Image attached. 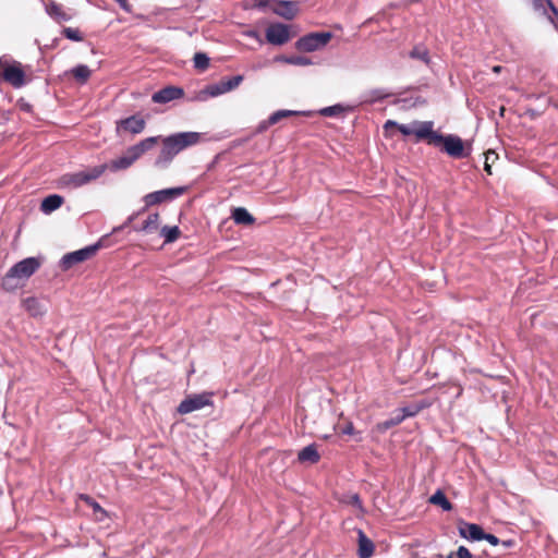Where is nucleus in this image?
Returning a JSON list of instances; mask_svg holds the SVG:
<instances>
[{
  "instance_id": "40",
  "label": "nucleus",
  "mask_w": 558,
  "mask_h": 558,
  "mask_svg": "<svg viewBox=\"0 0 558 558\" xmlns=\"http://www.w3.org/2000/svg\"><path fill=\"white\" fill-rule=\"evenodd\" d=\"M483 539L487 541L493 546H496L500 543L496 535L489 533H485V537H483Z\"/></svg>"
},
{
  "instance_id": "8",
  "label": "nucleus",
  "mask_w": 558,
  "mask_h": 558,
  "mask_svg": "<svg viewBox=\"0 0 558 558\" xmlns=\"http://www.w3.org/2000/svg\"><path fill=\"white\" fill-rule=\"evenodd\" d=\"M211 397L213 393L210 392H203L187 397L179 404L178 412L180 414H187L203 409L204 407L211 404Z\"/></svg>"
},
{
  "instance_id": "16",
  "label": "nucleus",
  "mask_w": 558,
  "mask_h": 558,
  "mask_svg": "<svg viewBox=\"0 0 558 558\" xmlns=\"http://www.w3.org/2000/svg\"><path fill=\"white\" fill-rule=\"evenodd\" d=\"M136 160L137 158H135V155L131 153L129 147L122 156L111 160L110 163L107 165V169L109 168L114 172L125 170L130 168Z\"/></svg>"
},
{
  "instance_id": "21",
  "label": "nucleus",
  "mask_w": 558,
  "mask_h": 558,
  "mask_svg": "<svg viewBox=\"0 0 558 558\" xmlns=\"http://www.w3.org/2000/svg\"><path fill=\"white\" fill-rule=\"evenodd\" d=\"M63 201V197L58 194L48 195L43 199L40 209L45 214H50L61 207Z\"/></svg>"
},
{
  "instance_id": "42",
  "label": "nucleus",
  "mask_w": 558,
  "mask_h": 558,
  "mask_svg": "<svg viewBox=\"0 0 558 558\" xmlns=\"http://www.w3.org/2000/svg\"><path fill=\"white\" fill-rule=\"evenodd\" d=\"M119 5L120 8L125 11V12H131V4L129 3L128 0H114Z\"/></svg>"
},
{
  "instance_id": "34",
  "label": "nucleus",
  "mask_w": 558,
  "mask_h": 558,
  "mask_svg": "<svg viewBox=\"0 0 558 558\" xmlns=\"http://www.w3.org/2000/svg\"><path fill=\"white\" fill-rule=\"evenodd\" d=\"M62 35L72 41H82L83 36L77 28L65 27L62 31Z\"/></svg>"
},
{
  "instance_id": "3",
  "label": "nucleus",
  "mask_w": 558,
  "mask_h": 558,
  "mask_svg": "<svg viewBox=\"0 0 558 558\" xmlns=\"http://www.w3.org/2000/svg\"><path fill=\"white\" fill-rule=\"evenodd\" d=\"M107 170V165H99L73 173H65L59 179L62 189H78L100 178Z\"/></svg>"
},
{
  "instance_id": "53",
  "label": "nucleus",
  "mask_w": 558,
  "mask_h": 558,
  "mask_svg": "<svg viewBox=\"0 0 558 558\" xmlns=\"http://www.w3.org/2000/svg\"><path fill=\"white\" fill-rule=\"evenodd\" d=\"M500 69H501V66L496 65V66H494V69H493V70H494V72H500Z\"/></svg>"
},
{
  "instance_id": "23",
  "label": "nucleus",
  "mask_w": 558,
  "mask_h": 558,
  "mask_svg": "<svg viewBox=\"0 0 558 558\" xmlns=\"http://www.w3.org/2000/svg\"><path fill=\"white\" fill-rule=\"evenodd\" d=\"M23 306L33 317L41 316L45 313L40 302L34 296L24 299Z\"/></svg>"
},
{
  "instance_id": "7",
  "label": "nucleus",
  "mask_w": 558,
  "mask_h": 558,
  "mask_svg": "<svg viewBox=\"0 0 558 558\" xmlns=\"http://www.w3.org/2000/svg\"><path fill=\"white\" fill-rule=\"evenodd\" d=\"M433 128V121H413L410 124L399 123L397 129L404 136L415 135L416 142L422 140H426L428 142Z\"/></svg>"
},
{
  "instance_id": "33",
  "label": "nucleus",
  "mask_w": 558,
  "mask_h": 558,
  "mask_svg": "<svg viewBox=\"0 0 558 558\" xmlns=\"http://www.w3.org/2000/svg\"><path fill=\"white\" fill-rule=\"evenodd\" d=\"M318 112L320 116H324V117H336V116H339L342 112H344V107L341 105H333V106L325 107V108L320 109Z\"/></svg>"
},
{
  "instance_id": "27",
  "label": "nucleus",
  "mask_w": 558,
  "mask_h": 558,
  "mask_svg": "<svg viewBox=\"0 0 558 558\" xmlns=\"http://www.w3.org/2000/svg\"><path fill=\"white\" fill-rule=\"evenodd\" d=\"M409 57L411 59L420 60L426 65L430 63L429 51L424 45L414 46L413 49L409 52Z\"/></svg>"
},
{
  "instance_id": "15",
  "label": "nucleus",
  "mask_w": 558,
  "mask_h": 558,
  "mask_svg": "<svg viewBox=\"0 0 558 558\" xmlns=\"http://www.w3.org/2000/svg\"><path fill=\"white\" fill-rule=\"evenodd\" d=\"M145 120L138 116H131L118 122V129H123L132 134H140L145 129Z\"/></svg>"
},
{
  "instance_id": "12",
  "label": "nucleus",
  "mask_w": 558,
  "mask_h": 558,
  "mask_svg": "<svg viewBox=\"0 0 558 558\" xmlns=\"http://www.w3.org/2000/svg\"><path fill=\"white\" fill-rule=\"evenodd\" d=\"M535 11L546 15L549 22L558 29V9L551 0H531Z\"/></svg>"
},
{
  "instance_id": "24",
  "label": "nucleus",
  "mask_w": 558,
  "mask_h": 558,
  "mask_svg": "<svg viewBox=\"0 0 558 558\" xmlns=\"http://www.w3.org/2000/svg\"><path fill=\"white\" fill-rule=\"evenodd\" d=\"M232 219L238 225H252L255 221V218L244 207L234 208Z\"/></svg>"
},
{
  "instance_id": "18",
  "label": "nucleus",
  "mask_w": 558,
  "mask_h": 558,
  "mask_svg": "<svg viewBox=\"0 0 558 558\" xmlns=\"http://www.w3.org/2000/svg\"><path fill=\"white\" fill-rule=\"evenodd\" d=\"M459 534L463 538L473 542L483 541V537H485L484 530L475 523H463V526L459 527Z\"/></svg>"
},
{
  "instance_id": "1",
  "label": "nucleus",
  "mask_w": 558,
  "mask_h": 558,
  "mask_svg": "<svg viewBox=\"0 0 558 558\" xmlns=\"http://www.w3.org/2000/svg\"><path fill=\"white\" fill-rule=\"evenodd\" d=\"M201 137L198 132H179L165 137L160 136L161 149L155 160V166L168 167L179 153L198 144Z\"/></svg>"
},
{
  "instance_id": "51",
  "label": "nucleus",
  "mask_w": 558,
  "mask_h": 558,
  "mask_svg": "<svg viewBox=\"0 0 558 558\" xmlns=\"http://www.w3.org/2000/svg\"><path fill=\"white\" fill-rule=\"evenodd\" d=\"M501 544L505 546V547H512L514 542L512 539H507V541H502Z\"/></svg>"
},
{
  "instance_id": "10",
  "label": "nucleus",
  "mask_w": 558,
  "mask_h": 558,
  "mask_svg": "<svg viewBox=\"0 0 558 558\" xmlns=\"http://www.w3.org/2000/svg\"><path fill=\"white\" fill-rule=\"evenodd\" d=\"M185 191V186L163 189L145 195L144 201L146 203V206H153L166 201L174 199L184 194Z\"/></svg>"
},
{
  "instance_id": "19",
  "label": "nucleus",
  "mask_w": 558,
  "mask_h": 558,
  "mask_svg": "<svg viewBox=\"0 0 558 558\" xmlns=\"http://www.w3.org/2000/svg\"><path fill=\"white\" fill-rule=\"evenodd\" d=\"M298 460L301 463H317L320 460V454L316 448V445L311 444L300 450L298 453Z\"/></svg>"
},
{
  "instance_id": "5",
  "label": "nucleus",
  "mask_w": 558,
  "mask_h": 558,
  "mask_svg": "<svg viewBox=\"0 0 558 558\" xmlns=\"http://www.w3.org/2000/svg\"><path fill=\"white\" fill-rule=\"evenodd\" d=\"M332 34L330 32L310 33L295 41V48L303 52H313L327 46Z\"/></svg>"
},
{
  "instance_id": "50",
  "label": "nucleus",
  "mask_w": 558,
  "mask_h": 558,
  "mask_svg": "<svg viewBox=\"0 0 558 558\" xmlns=\"http://www.w3.org/2000/svg\"><path fill=\"white\" fill-rule=\"evenodd\" d=\"M484 170H485L488 174H492V167H490V163L488 162V155H486V160H485V165H484Z\"/></svg>"
},
{
  "instance_id": "48",
  "label": "nucleus",
  "mask_w": 558,
  "mask_h": 558,
  "mask_svg": "<svg viewBox=\"0 0 558 558\" xmlns=\"http://www.w3.org/2000/svg\"><path fill=\"white\" fill-rule=\"evenodd\" d=\"M398 125H399V123H398V122L392 121V120H388V121L385 123L384 128H385L386 130H388L389 128H398Z\"/></svg>"
},
{
  "instance_id": "56",
  "label": "nucleus",
  "mask_w": 558,
  "mask_h": 558,
  "mask_svg": "<svg viewBox=\"0 0 558 558\" xmlns=\"http://www.w3.org/2000/svg\"><path fill=\"white\" fill-rule=\"evenodd\" d=\"M488 162L492 161L490 155L495 156V153H488Z\"/></svg>"
},
{
  "instance_id": "55",
  "label": "nucleus",
  "mask_w": 558,
  "mask_h": 558,
  "mask_svg": "<svg viewBox=\"0 0 558 558\" xmlns=\"http://www.w3.org/2000/svg\"><path fill=\"white\" fill-rule=\"evenodd\" d=\"M250 36H252V37H257V33H256V32H251V33H250Z\"/></svg>"
},
{
  "instance_id": "32",
  "label": "nucleus",
  "mask_w": 558,
  "mask_h": 558,
  "mask_svg": "<svg viewBox=\"0 0 558 558\" xmlns=\"http://www.w3.org/2000/svg\"><path fill=\"white\" fill-rule=\"evenodd\" d=\"M243 75H235L231 76L227 80H222L221 84L223 85V88L226 93L236 88L242 82H243Z\"/></svg>"
},
{
  "instance_id": "41",
  "label": "nucleus",
  "mask_w": 558,
  "mask_h": 558,
  "mask_svg": "<svg viewBox=\"0 0 558 558\" xmlns=\"http://www.w3.org/2000/svg\"><path fill=\"white\" fill-rule=\"evenodd\" d=\"M282 119V117L280 116V112L279 111H275L274 113H271L268 118V124H276L278 123L280 120Z\"/></svg>"
},
{
  "instance_id": "22",
  "label": "nucleus",
  "mask_w": 558,
  "mask_h": 558,
  "mask_svg": "<svg viewBox=\"0 0 558 558\" xmlns=\"http://www.w3.org/2000/svg\"><path fill=\"white\" fill-rule=\"evenodd\" d=\"M159 227V215L157 213L149 214L147 219L141 227H135L136 232L153 233Z\"/></svg>"
},
{
  "instance_id": "6",
  "label": "nucleus",
  "mask_w": 558,
  "mask_h": 558,
  "mask_svg": "<svg viewBox=\"0 0 558 558\" xmlns=\"http://www.w3.org/2000/svg\"><path fill=\"white\" fill-rule=\"evenodd\" d=\"M100 246V243H96L65 254L60 260L61 268L63 270H68L74 265L92 258L97 253Z\"/></svg>"
},
{
  "instance_id": "39",
  "label": "nucleus",
  "mask_w": 558,
  "mask_h": 558,
  "mask_svg": "<svg viewBox=\"0 0 558 558\" xmlns=\"http://www.w3.org/2000/svg\"><path fill=\"white\" fill-rule=\"evenodd\" d=\"M280 112V116L283 118H288V117H292V116H310L312 112L311 111H294V110H286V109H282V110H278Z\"/></svg>"
},
{
  "instance_id": "38",
  "label": "nucleus",
  "mask_w": 558,
  "mask_h": 558,
  "mask_svg": "<svg viewBox=\"0 0 558 558\" xmlns=\"http://www.w3.org/2000/svg\"><path fill=\"white\" fill-rule=\"evenodd\" d=\"M456 555H457V558H473L471 551L464 546H460L458 548ZM447 558H454L453 554H450Z\"/></svg>"
},
{
  "instance_id": "30",
  "label": "nucleus",
  "mask_w": 558,
  "mask_h": 558,
  "mask_svg": "<svg viewBox=\"0 0 558 558\" xmlns=\"http://www.w3.org/2000/svg\"><path fill=\"white\" fill-rule=\"evenodd\" d=\"M181 234V231L178 226L168 227L165 226L160 230V236L163 238L165 243L174 242Z\"/></svg>"
},
{
  "instance_id": "35",
  "label": "nucleus",
  "mask_w": 558,
  "mask_h": 558,
  "mask_svg": "<svg viewBox=\"0 0 558 558\" xmlns=\"http://www.w3.org/2000/svg\"><path fill=\"white\" fill-rule=\"evenodd\" d=\"M391 94L388 93L386 89L377 88L369 92V99L368 101L374 102L378 100H383L385 98L390 97Z\"/></svg>"
},
{
  "instance_id": "49",
  "label": "nucleus",
  "mask_w": 558,
  "mask_h": 558,
  "mask_svg": "<svg viewBox=\"0 0 558 558\" xmlns=\"http://www.w3.org/2000/svg\"><path fill=\"white\" fill-rule=\"evenodd\" d=\"M453 386L457 388V393L454 395V399H458L462 395L463 388L461 387L460 384H457V383H454Z\"/></svg>"
},
{
  "instance_id": "37",
  "label": "nucleus",
  "mask_w": 558,
  "mask_h": 558,
  "mask_svg": "<svg viewBox=\"0 0 558 558\" xmlns=\"http://www.w3.org/2000/svg\"><path fill=\"white\" fill-rule=\"evenodd\" d=\"M81 499L84 500L87 505H89L95 512H97V511L104 512V509L101 508V506L96 500H94L90 496L81 495Z\"/></svg>"
},
{
  "instance_id": "28",
  "label": "nucleus",
  "mask_w": 558,
  "mask_h": 558,
  "mask_svg": "<svg viewBox=\"0 0 558 558\" xmlns=\"http://www.w3.org/2000/svg\"><path fill=\"white\" fill-rule=\"evenodd\" d=\"M47 12L50 16L54 17L57 21L66 22L71 19L69 14H66L62 7L56 2H50L47 7Z\"/></svg>"
},
{
  "instance_id": "2",
  "label": "nucleus",
  "mask_w": 558,
  "mask_h": 558,
  "mask_svg": "<svg viewBox=\"0 0 558 558\" xmlns=\"http://www.w3.org/2000/svg\"><path fill=\"white\" fill-rule=\"evenodd\" d=\"M41 266L39 257H27L14 264L2 278V288L5 291H14L33 276Z\"/></svg>"
},
{
  "instance_id": "13",
  "label": "nucleus",
  "mask_w": 558,
  "mask_h": 558,
  "mask_svg": "<svg viewBox=\"0 0 558 558\" xmlns=\"http://www.w3.org/2000/svg\"><path fill=\"white\" fill-rule=\"evenodd\" d=\"M184 90L177 86H167L156 92L151 96V100L156 104H167L183 97Z\"/></svg>"
},
{
  "instance_id": "43",
  "label": "nucleus",
  "mask_w": 558,
  "mask_h": 558,
  "mask_svg": "<svg viewBox=\"0 0 558 558\" xmlns=\"http://www.w3.org/2000/svg\"><path fill=\"white\" fill-rule=\"evenodd\" d=\"M351 504L357 507L359 509L362 508V500L357 494L351 496Z\"/></svg>"
},
{
  "instance_id": "17",
  "label": "nucleus",
  "mask_w": 558,
  "mask_h": 558,
  "mask_svg": "<svg viewBox=\"0 0 558 558\" xmlns=\"http://www.w3.org/2000/svg\"><path fill=\"white\" fill-rule=\"evenodd\" d=\"M357 556L359 558H371L375 550L373 541L362 530H357Z\"/></svg>"
},
{
  "instance_id": "29",
  "label": "nucleus",
  "mask_w": 558,
  "mask_h": 558,
  "mask_svg": "<svg viewBox=\"0 0 558 558\" xmlns=\"http://www.w3.org/2000/svg\"><path fill=\"white\" fill-rule=\"evenodd\" d=\"M72 74L77 82L85 84L92 75L90 69L85 64H78L72 69Z\"/></svg>"
},
{
  "instance_id": "26",
  "label": "nucleus",
  "mask_w": 558,
  "mask_h": 558,
  "mask_svg": "<svg viewBox=\"0 0 558 558\" xmlns=\"http://www.w3.org/2000/svg\"><path fill=\"white\" fill-rule=\"evenodd\" d=\"M429 502L439 506L444 511L452 510V504L446 497L442 490H436L429 498Z\"/></svg>"
},
{
  "instance_id": "36",
  "label": "nucleus",
  "mask_w": 558,
  "mask_h": 558,
  "mask_svg": "<svg viewBox=\"0 0 558 558\" xmlns=\"http://www.w3.org/2000/svg\"><path fill=\"white\" fill-rule=\"evenodd\" d=\"M206 92L211 97H216V96H219V95L226 93V90L223 88V85L221 84V81L219 83H217V84L208 86L206 88Z\"/></svg>"
},
{
  "instance_id": "47",
  "label": "nucleus",
  "mask_w": 558,
  "mask_h": 558,
  "mask_svg": "<svg viewBox=\"0 0 558 558\" xmlns=\"http://www.w3.org/2000/svg\"><path fill=\"white\" fill-rule=\"evenodd\" d=\"M402 420H403V417H397L396 420L387 421V422H385V427H390V426L397 425V424L401 423Z\"/></svg>"
},
{
  "instance_id": "45",
  "label": "nucleus",
  "mask_w": 558,
  "mask_h": 558,
  "mask_svg": "<svg viewBox=\"0 0 558 558\" xmlns=\"http://www.w3.org/2000/svg\"><path fill=\"white\" fill-rule=\"evenodd\" d=\"M355 432L354 426L352 423H349L345 425V427L342 429V434L344 435H353Z\"/></svg>"
},
{
  "instance_id": "4",
  "label": "nucleus",
  "mask_w": 558,
  "mask_h": 558,
  "mask_svg": "<svg viewBox=\"0 0 558 558\" xmlns=\"http://www.w3.org/2000/svg\"><path fill=\"white\" fill-rule=\"evenodd\" d=\"M429 145L444 146V150L452 158L461 159L469 156L464 148L463 141L457 135H442L432 129L428 142Z\"/></svg>"
},
{
  "instance_id": "44",
  "label": "nucleus",
  "mask_w": 558,
  "mask_h": 558,
  "mask_svg": "<svg viewBox=\"0 0 558 558\" xmlns=\"http://www.w3.org/2000/svg\"><path fill=\"white\" fill-rule=\"evenodd\" d=\"M271 124H268V119L262 121L257 126V132L263 133L265 132Z\"/></svg>"
},
{
  "instance_id": "31",
  "label": "nucleus",
  "mask_w": 558,
  "mask_h": 558,
  "mask_svg": "<svg viewBox=\"0 0 558 558\" xmlns=\"http://www.w3.org/2000/svg\"><path fill=\"white\" fill-rule=\"evenodd\" d=\"M195 69L205 71L209 66V57L204 52H196L193 58Z\"/></svg>"
},
{
  "instance_id": "52",
  "label": "nucleus",
  "mask_w": 558,
  "mask_h": 558,
  "mask_svg": "<svg viewBox=\"0 0 558 558\" xmlns=\"http://www.w3.org/2000/svg\"><path fill=\"white\" fill-rule=\"evenodd\" d=\"M270 1L271 0H260L259 3H258V7L259 8H265L268 4V2H270Z\"/></svg>"
},
{
  "instance_id": "20",
  "label": "nucleus",
  "mask_w": 558,
  "mask_h": 558,
  "mask_svg": "<svg viewBox=\"0 0 558 558\" xmlns=\"http://www.w3.org/2000/svg\"><path fill=\"white\" fill-rule=\"evenodd\" d=\"M158 142L160 136H150L142 140L137 144L130 146L131 153L135 155V158H140L144 153L151 149Z\"/></svg>"
},
{
  "instance_id": "54",
  "label": "nucleus",
  "mask_w": 558,
  "mask_h": 558,
  "mask_svg": "<svg viewBox=\"0 0 558 558\" xmlns=\"http://www.w3.org/2000/svg\"><path fill=\"white\" fill-rule=\"evenodd\" d=\"M134 219V216H130L125 225H129Z\"/></svg>"
},
{
  "instance_id": "9",
  "label": "nucleus",
  "mask_w": 558,
  "mask_h": 558,
  "mask_svg": "<svg viewBox=\"0 0 558 558\" xmlns=\"http://www.w3.org/2000/svg\"><path fill=\"white\" fill-rule=\"evenodd\" d=\"M266 40L275 46H282L291 39L290 26L283 23H272L265 32Z\"/></svg>"
},
{
  "instance_id": "11",
  "label": "nucleus",
  "mask_w": 558,
  "mask_h": 558,
  "mask_svg": "<svg viewBox=\"0 0 558 558\" xmlns=\"http://www.w3.org/2000/svg\"><path fill=\"white\" fill-rule=\"evenodd\" d=\"M272 12L286 20H293L299 12V2L291 0H274Z\"/></svg>"
},
{
  "instance_id": "14",
  "label": "nucleus",
  "mask_w": 558,
  "mask_h": 558,
  "mask_svg": "<svg viewBox=\"0 0 558 558\" xmlns=\"http://www.w3.org/2000/svg\"><path fill=\"white\" fill-rule=\"evenodd\" d=\"M2 76L4 81L10 83L13 87L20 88L25 85L24 71L15 65H9L3 70Z\"/></svg>"
},
{
  "instance_id": "46",
  "label": "nucleus",
  "mask_w": 558,
  "mask_h": 558,
  "mask_svg": "<svg viewBox=\"0 0 558 558\" xmlns=\"http://www.w3.org/2000/svg\"><path fill=\"white\" fill-rule=\"evenodd\" d=\"M403 412L404 414L401 416V417H407V416H413L416 414L417 410L416 409H411V408H404L403 409Z\"/></svg>"
},
{
  "instance_id": "25",
  "label": "nucleus",
  "mask_w": 558,
  "mask_h": 558,
  "mask_svg": "<svg viewBox=\"0 0 558 558\" xmlns=\"http://www.w3.org/2000/svg\"><path fill=\"white\" fill-rule=\"evenodd\" d=\"M276 61L299 66H307L313 63L310 58L303 56H279Z\"/></svg>"
}]
</instances>
